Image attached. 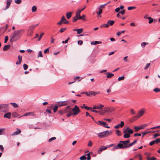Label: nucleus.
I'll use <instances>...</instances> for the list:
<instances>
[{
  "label": "nucleus",
  "instance_id": "1",
  "mask_svg": "<svg viewBox=\"0 0 160 160\" xmlns=\"http://www.w3.org/2000/svg\"><path fill=\"white\" fill-rule=\"evenodd\" d=\"M24 30L23 29L14 31L13 34L11 35L10 37V41L13 42L19 39L22 35V32Z\"/></svg>",
  "mask_w": 160,
  "mask_h": 160
},
{
  "label": "nucleus",
  "instance_id": "2",
  "mask_svg": "<svg viewBox=\"0 0 160 160\" xmlns=\"http://www.w3.org/2000/svg\"><path fill=\"white\" fill-rule=\"evenodd\" d=\"M129 147L128 145L127 144L125 141H120L119 143L116 145H115L113 148V149H124Z\"/></svg>",
  "mask_w": 160,
  "mask_h": 160
},
{
  "label": "nucleus",
  "instance_id": "3",
  "mask_svg": "<svg viewBox=\"0 0 160 160\" xmlns=\"http://www.w3.org/2000/svg\"><path fill=\"white\" fill-rule=\"evenodd\" d=\"M112 133V131H106L99 133L98 134V136L100 138H103L111 135Z\"/></svg>",
  "mask_w": 160,
  "mask_h": 160
},
{
  "label": "nucleus",
  "instance_id": "4",
  "mask_svg": "<svg viewBox=\"0 0 160 160\" xmlns=\"http://www.w3.org/2000/svg\"><path fill=\"white\" fill-rule=\"evenodd\" d=\"M80 112V110L79 108L77 105H75L74 107L72 109H71V113L68 115V117H69L72 115H76Z\"/></svg>",
  "mask_w": 160,
  "mask_h": 160
},
{
  "label": "nucleus",
  "instance_id": "5",
  "mask_svg": "<svg viewBox=\"0 0 160 160\" xmlns=\"http://www.w3.org/2000/svg\"><path fill=\"white\" fill-rule=\"evenodd\" d=\"M9 108L8 104H0V110L1 112H6L9 110Z\"/></svg>",
  "mask_w": 160,
  "mask_h": 160
},
{
  "label": "nucleus",
  "instance_id": "6",
  "mask_svg": "<svg viewBox=\"0 0 160 160\" xmlns=\"http://www.w3.org/2000/svg\"><path fill=\"white\" fill-rule=\"evenodd\" d=\"M145 108H142L138 112V114L137 115V116L134 117L133 118V120H132L131 121V122H133V121L136 120L135 119V118H138L141 116H142L144 113L145 112Z\"/></svg>",
  "mask_w": 160,
  "mask_h": 160
},
{
  "label": "nucleus",
  "instance_id": "7",
  "mask_svg": "<svg viewBox=\"0 0 160 160\" xmlns=\"http://www.w3.org/2000/svg\"><path fill=\"white\" fill-rule=\"evenodd\" d=\"M123 133H127L130 135L133 133V131L130 129L129 127H127L125 129H123Z\"/></svg>",
  "mask_w": 160,
  "mask_h": 160
},
{
  "label": "nucleus",
  "instance_id": "8",
  "mask_svg": "<svg viewBox=\"0 0 160 160\" xmlns=\"http://www.w3.org/2000/svg\"><path fill=\"white\" fill-rule=\"evenodd\" d=\"M67 101H59L57 102V105L58 107L61 106H64L67 105Z\"/></svg>",
  "mask_w": 160,
  "mask_h": 160
},
{
  "label": "nucleus",
  "instance_id": "9",
  "mask_svg": "<svg viewBox=\"0 0 160 160\" xmlns=\"http://www.w3.org/2000/svg\"><path fill=\"white\" fill-rule=\"evenodd\" d=\"M86 8V6H85L84 7L82 8V9H78V11L76 12V16H78V18L79 19H82V17H81V16L80 15V13L81 12L84 10L85 8Z\"/></svg>",
  "mask_w": 160,
  "mask_h": 160
},
{
  "label": "nucleus",
  "instance_id": "10",
  "mask_svg": "<svg viewBox=\"0 0 160 160\" xmlns=\"http://www.w3.org/2000/svg\"><path fill=\"white\" fill-rule=\"evenodd\" d=\"M64 113H68L67 115V116L68 117V115L69 114H70L71 113V108H70L69 106H68L66 107V109L63 110Z\"/></svg>",
  "mask_w": 160,
  "mask_h": 160
},
{
  "label": "nucleus",
  "instance_id": "11",
  "mask_svg": "<svg viewBox=\"0 0 160 160\" xmlns=\"http://www.w3.org/2000/svg\"><path fill=\"white\" fill-rule=\"evenodd\" d=\"M115 109V108L113 107H110L106 108L104 111L106 112L110 113L112 111H114Z\"/></svg>",
  "mask_w": 160,
  "mask_h": 160
},
{
  "label": "nucleus",
  "instance_id": "12",
  "mask_svg": "<svg viewBox=\"0 0 160 160\" xmlns=\"http://www.w3.org/2000/svg\"><path fill=\"white\" fill-rule=\"evenodd\" d=\"M104 107V106L101 104L98 105H95L93 106V109H101Z\"/></svg>",
  "mask_w": 160,
  "mask_h": 160
},
{
  "label": "nucleus",
  "instance_id": "13",
  "mask_svg": "<svg viewBox=\"0 0 160 160\" xmlns=\"http://www.w3.org/2000/svg\"><path fill=\"white\" fill-rule=\"evenodd\" d=\"M37 25H32L29 27V28L28 29V33H30V35L31 34V33H32L33 29L35 28V27Z\"/></svg>",
  "mask_w": 160,
  "mask_h": 160
},
{
  "label": "nucleus",
  "instance_id": "14",
  "mask_svg": "<svg viewBox=\"0 0 160 160\" xmlns=\"http://www.w3.org/2000/svg\"><path fill=\"white\" fill-rule=\"evenodd\" d=\"M61 20V21L63 23L67 24L69 23V21L66 19L65 17L64 16H63L62 17Z\"/></svg>",
  "mask_w": 160,
  "mask_h": 160
},
{
  "label": "nucleus",
  "instance_id": "15",
  "mask_svg": "<svg viewBox=\"0 0 160 160\" xmlns=\"http://www.w3.org/2000/svg\"><path fill=\"white\" fill-rule=\"evenodd\" d=\"M12 2V0H7L6 3L7 6H6L5 9H4V10H6L9 8Z\"/></svg>",
  "mask_w": 160,
  "mask_h": 160
},
{
  "label": "nucleus",
  "instance_id": "16",
  "mask_svg": "<svg viewBox=\"0 0 160 160\" xmlns=\"http://www.w3.org/2000/svg\"><path fill=\"white\" fill-rule=\"evenodd\" d=\"M18 61H17L16 62V64L17 65L20 64L21 62L22 61V56H20V55H18Z\"/></svg>",
  "mask_w": 160,
  "mask_h": 160
},
{
  "label": "nucleus",
  "instance_id": "17",
  "mask_svg": "<svg viewBox=\"0 0 160 160\" xmlns=\"http://www.w3.org/2000/svg\"><path fill=\"white\" fill-rule=\"evenodd\" d=\"M97 123L98 125L102 126H107L108 125V124L106 123V122L100 121H98V122H97Z\"/></svg>",
  "mask_w": 160,
  "mask_h": 160
},
{
  "label": "nucleus",
  "instance_id": "18",
  "mask_svg": "<svg viewBox=\"0 0 160 160\" xmlns=\"http://www.w3.org/2000/svg\"><path fill=\"white\" fill-rule=\"evenodd\" d=\"M21 132V131L20 130H18L17 131L14 132L13 133H12L10 135V136H15L17 135L19 133H20Z\"/></svg>",
  "mask_w": 160,
  "mask_h": 160
},
{
  "label": "nucleus",
  "instance_id": "19",
  "mask_svg": "<svg viewBox=\"0 0 160 160\" xmlns=\"http://www.w3.org/2000/svg\"><path fill=\"white\" fill-rule=\"evenodd\" d=\"M11 116V113L10 112H8L6 113L4 116V118H6L8 119H10Z\"/></svg>",
  "mask_w": 160,
  "mask_h": 160
},
{
  "label": "nucleus",
  "instance_id": "20",
  "mask_svg": "<svg viewBox=\"0 0 160 160\" xmlns=\"http://www.w3.org/2000/svg\"><path fill=\"white\" fill-rule=\"evenodd\" d=\"M106 74H107V78H111L114 75L113 73L108 72H107Z\"/></svg>",
  "mask_w": 160,
  "mask_h": 160
},
{
  "label": "nucleus",
  "instance_id": "21",
  "mask_svg": "<svg viewBox=\"0 0 160 160\" xmlns=\"http://www.w3.org/2000/svg\"><path fill=\"white\" fill-rule=\"evenodd\" d=\"M10 45H6L4 46L3 50V51H6L10 49Z\"/></svg>",
  "mask_w": 160,
  "mask_h": 160
},
{
  "label": "nucleus",
  "instance_id": "22",
  "mask_svg": "<svg viewBox=\"0 0 160 160\" xmlns=\"http://www.w3.org/2000/svg\"><path fill=\"white\" fill-rule=\"evenodd\" d=\"M72 12H69L66 13V16L67 19H69L72 16Z\"/></svg>",
  "mask_w": 160,
  "mask_h": 160
},
{
  "label": "nucleus",
  "instance_id": "23",
  "mask_svg": "<svg viewBox=\"0 0 160 160\" xmlns=\"http://www.w3.org/2000/svg\"><path fill=\"white\" fill-rule=\"evenodd\" d=\"M5 129L0 128V135H3L5 134Z\"/></svg>",
  "mask_w": 160,
  "mask_h": 160
},
{
  "label": "nucleus",
  "instance_id": "24",
  "mask_svg": "<svg viewBox=\"0 0 160 160\" xmlns=\"http://www.w3.org/2000/svg\"><path fill=\"white\" fill-rule=\"evenodd\" d=\"M108 148V147H105L103 148H101L99 150H98V153H100L102 151V150H105Z\"/></svg>",
  "mask_w": 160,
  "mask_h": 160
},
{
  "label": "nucleus",
  "instance_id": "25",
  "mask_svg": "<svg viewBox=\"0 0 160 160\" xmlns=\"http://www.w3.org/2000/svg\"><path fill=\"white\" fill-rule=\"evenodd\" d=\"M29 115H31L32 116L34 115V114L33 112H27L23 114L24 116H28Z\"/></svg>",
  "mask_w": 160,
  "mask_h": 160
},
{
  "label": "nucleus",
  "instance_id": "26",
  "mask_svg": "<svg viewBox=\"0 0 160 160\" xmlns=\"http://www.w3.org/2000/svg\"><path fill=\"white\" fill-rule=\"evenodd\" d=\"M114 23V21L113 20H109L107 22V23L109 24V25H110L111 26Z\"/></svg>",
  "mask_w": 160,
  "mask_h": 160
},
{
  "label": "nucleus",
  "instance_id": "27",
  "mask_svg": "<svg viewBox=\"0 0 160 160\" xmlns=\"http://www.w3.org/2000/svg\"><path fill=\"white\" fill-rule=\"evenodd\" d=\"M125 134L123 135V137L124 138H129L130 137V135L129 134H128V133H124Z\"/></svg>",
  "mask_w": 160,
  "mask_h": 160
},
{
  "label": "nucleus",
  "instance_id": "28",
  "mask_svg": "<svg viewBox=\"0 0 160 160\" xmlns=\"http://www.w3.org/2000/svg\"><path fill=\"white\" fill-rule=\"evenodd\" d=\"M116 133L117 134V135L118 136H121L122 135L121 131L119 130H116Z\"/></svg>",
  "mask_w": 160,
  "mask_h": 160
},
{
  "label": "nucleus",
  "instance_id": "29",
  "mask_svg": "<svg viewBox=\"0 0 160 160\" xmlns=\"http://www.w3.org/2000/svg\"><path fill=\"white\" fill-rule=\"evenodd\" d=\"M83 30V29L82 28L78 29L77 31V33L78 34H80L82 32Z\"/></svg>",
  "mask_w": 160,
  "mask_h": 160
},
{
  "label": "nucleus",
  "instance_id": "30",
  "mask_svg": "<svg viewBox=\"0 0 160 160\" xmlns=\"http://www.w3.org/2000/svg\"><path fill=\"white\" fill-rule=\"evenodd\" d=\"M134 128H135V131L136 132L139 130L141 129V128L140 127L134 126Z\"/></svg>",
  "mask_w": 160,
  "mask_h": 160
},
{
  "label": "nucleus",
  "instance_id": "31",
  "mask_svg": "<svg viewBox=\"0 0 160 160\" xmlns=\"http://www.w3.org/2000/svg\"><path fill=\"white\" fill-rule=\"evenodd\" d=\"M58 107V106L57 105H55L54 108H53V112H56L57 111Z\"/></svg>",
  "mask_w": 160,
  "mask_h": 160
},
{
  "label": "nucleus",
  "instance_id": "32",
  "mask_svg": "<svg viewBox=\"0 0 160 160\" xmlns=\"http://www.w3.org/2000/svg\"><path fill=\"white\" fill-rule=\"evenodd\" d=\"M137 142V140H135L132 142L130 143V144H129L128 145V146H129V147L132 146L134 144H135Z\"/></svg>",
  "mask_w": 160,
  "mask_h": 160
},
{
  "label": "nucleus",
  "instance_id": "33",
  "mask_svg": "<svg viewBox=\"0 0 160 160\" xmlns=\"http://www.w3.org/2000/svg\"><path fill=\"white\" fill-rule=\"evenodd\" d=\"M37 7L36 6H33L32 8V12H35L36 11Z\"/></svg>",
  "mask_w": 160,
  "mask_h": 160
},
{
  "label": "nucleus",
  "instance_id": "34",
  "mask_svg": "<svg viewBox=\"0 0 160 160\" xmlns=\"http://www.w3.org/2000/svg\"><path fill=\"white\" fill-rule=\"evenodd\" d=\"M148 19L149 20L148 23L149 24H151L154 21L153 19L151 17H149Z\"/></svg>",
  "mask_w": 160,
  "mask_h": 160
},
{
  "label": "nucleus",
  "instance_id": "35",
  "mask_svg": "<svg viewBox=\"0 0 160 160\" xmlns=\"http://www.w3.org/2000/svg\"><path fill=\"white\" fill-rule=\"evenodd\" d=\"M109 26V25L107 24H104L101 26V28L102 27H105V28H108Z\"/></svg>",
  "mask_w": 160,
  "mask_h": 160
},
{
  "label": "nucleus",
  "instance_id": "36",
  "mask_svg": "<svg viewBox=\"0 0 160 160\" xmlns=\"http://www.w3.org/2000/svg\"><path fill=\"white\" fill-rule=\"evenodd\" d=\"M78 16H77L76 15V17H74L73 18V20H72V22H75L76 21H77V20H78V19H79L78 18Z\"/></svg>",
  "mask_w": 160,
  "mask_h": 160
},
{
  "label": "nucleus",
  "instance_id": "37",
  "mask_svg": "<svg viewBox=\"0 0 160 160\" xmlns=\"http://www.w3.org/2000/svg\"><path fill=\"white\" fill-rule=\"evenodd\" d=\"M99 11L97 12V14L98 15H100L102 13V9L100 8H99Z\"/></svg>",
  "mask_w": 160,
  "mask_h": 160
},
{
  "label": "nucleus",
  "instance_id": "38",
  "mask_svg": "<svg viewBox=\"0 0 160 160\" xmlns=\"http://www.w3.org/2000/svg\"><path fill=\"white\" fill-rule=\"evenodd\" d=\"M10 104H12L14 108H17L18 107V105L15 103L11 102Z\"/></svg>",
  "mask_w": 160,
  "mask_h": 160
},
{
  "label": "nucleus",
  "instance_id": "39",
  "mask_svg": "<svg viewBox=\"0 0 160 160\" xmlns=\"http://www.w3.org/2000/svg\"><path fill=\"white\" fill-rule=\"evenodd\" d=\"M12 115L13 117L15 118L17 116L18 114L16 112H13L12 113Z\"/></svg>",
  "mask_w": 160,
  "mask_h": 160
},
{
  "label": "nucleus",
  "instance_id": "40",
  "mask_svg": "<svg viewBox=\"0 0 160 160\" xmlns=\"http://www.w3.org/2000/svg\"><path fill=\"white\" fill-rule=\"evenodd\" d=\"M67 29L66 28H61L59 31L60 33H62L64 32L66 29Z\"/></svg>",
  "mask_w": 160,
  "mask_h": 160
},
{
  "label": "nucleus",
  "instance_id": "41",
  "mask_svg": "<svg viewBox=\"0 0 160 160\" xmlns=\"http://www.w3.org/2000/svg\"><path fill=\"white\" fill-rule=\"evenodd\" d=\"M148 126V124H145L143 125H141L140 127L141 128V129H143L145 128V127Z\"/></svg>",
  "mask_w": 160,
  "mask_h": 160
},
{
  "label": "nucleus",
  "instance_id": "42",
  "mask_svg": "<svg viewBox=\"0 0 160 160\" xmlns=\"http://www.w3.org/2000/svg\"><path fill=\"white\" fill-rule=\"evenodd\" d=\"M150 63H148L144 67V69L146 70L147 69L148 67L150 66Z\"/></svg>",
  "mask_w": 160,
  "mask_h": 160
},
{
  "label": "nucleus",
  "instance_id": "43",
  "mask_svg": "<svg viewBox=\"0 0 160 160\" xmlns=\"http://www.w3.org/2000/svg\"><path fill=\"white\" fill-rule=\"evenodd\" d=\"M89 93L90 94V95H93L94 96H95L97 94L96 92L94 91L89 92Z\"/></svg>",
  "mask_w": 160,
  "mask_h": 160
},
{
  "label": "nucleus",
  "instance_id": "44",
  "mask_svg": "<svg viewBox=\"0 0 160 160\" xmlns=\"http://www.w3.org/2000/svg\"><path fill=\"white\" fill-rule=\"evenodd\" d=\"M151 132L150 131H148L147 132H143L142 133V137H143L144 135H146L149 132Z\"/></svg>",
  "mask_w": 160,
  "mask_h": 160
},
{
  "label": "nucleus",
  "instance_id": "45",
  "mask_svg": "<svg viewBox=\"0 0 160 160\" xmlns=\"http://www.w3.org/2000/svg\"><path fill=\"white\" fill-rule=\"evenodd\" d=\"M15 2L17 4H19L22 2V0H15Z\"/></svg>",
  "mask_w": 160,
  "mask_h": 160
},
{
  "label": "nucleus",
  "instance_id": "46",
  "mask_svg": "<svg viewBox=\"0 0 160 160\" xmlns=\"http://www.w3.org/2000/svg\"><path fill=\"white\" fill-rule=\"evenodd\" d=\"M56 139V138L55 137H52L49 139L48 142H51L52 141L55 140Z\"/></svg>",
  "mask_w": 160,
  "mask_h": 160
},
{
  "label": "nucleus",
  "instance_id": "47",
  "mask_svg": "<svg viewBox=\"0 0 160 160\" xmlns=\"http://www.w3.org/2000/svg\"><path fill=\"white\" fill-rule=\"evenodd\" d=\"M153 91L156 92H160V88H156L154 89Z\"/></svg>",
  "mask_w": 160,
  "mask_h": 160
},
{
  "label": "nucleus",
  "instance_id": "48",
  "mask_svg": "<svg viewBox=\"0 0 160 160\" xmlns=\"http://www.w3.org/2000/svg\"><path fill=\"white\" fill-rule=\"evenodd\" d=\"M86 155H87L88 157L87 158V159L88 160H90L91 159V157L90 155V153H88V154H86Z\"/></svg>",
  "mask_w": 160,
  "mask_h": 160
},
{
  "label": "nucleus",
  "instance_id": "49",
  "mask_svg": "<svg viewBox=\"0 0 160 160\" xmlns=\"http://www.w3.org/2000/svg\"><path fill=\"white\" fill-rule=\"evenodd\" d=\"M136 7H128V9L129 10H131L133 9L136 8Z\"/></svg>",
  "mask_w": 160,
  "mask_h": 160
},
{
  "label": "nucleus",
  "instance_id": "50",
  "mask_svg": "<svg viewBox=\"0 0 160 160\" xmlns=\"http://www.w3.org/2000/svg\"><path fill=\"white\" fill-rule=\"evenodd\" d=\"M125 77L124 76L122 77H119L118 78V80L119 81H120L121 80H123L124 79Z\"/></svg>",
  "mask_w": 160,
  "mask_h": 160
},
{
  "label": "nucleus",
  "instance_id": "51",
  "mask_svg": "<svg viewBox=\"0 0 160 160\" xmlns=\"http://www.w3.org/2000/svg\"><path fill=\"white\" fill-rule=\"evenodd\" d=\"M23 67L24 69V70H27L28 68V65L26 64H24V65H23Z\"/></svg>",
  "mask_w": 160,
  "mask_h": 160
},
{
  "label": "nucleus",
  "instance_id": "52",
  "mask_svg": "<svg viewBox=\"0 0 160 160\" xmlns=\"http://www.w3.org/2000/svg\"><path fill=\"white\" fill-rule=\"evenodd\" d=\"M86 157L85 156L83 155L80 157V159L81 160H84L86 159Z\"/></svg>",
  "mask_w": 160,
  "mask_h": 160
},
{
  "label": "nucleus",
  "instance_id": "53",
  "mask_svg": "<svg viewBox=\"0 0 160 160\" xmlns=\"http://www.w3.org/2000/svg\"><path fill=\"white\" fill-rule=\"evenodd\" d=\"M156 159V158L155 157H153L151 158H147V160H155Z\"/></svg>",
  "mask_w": 160,
  "mask_h": 160
},
{
  "label": "nucleus",
  "instance_id": "54",
  "mask_svg": "<svg viewBox=\"0 0 160 160\" xmlns=\"http://www.w3.org/2000/svg\"><path fill=\"white\" fill-rule=\"evenodd\" d=\"M107 4V3H105L104 4L101 5L100 6V7L99 8H100L101 9V8H104L105 7V6Z\"/></svg>",
  "mask_w": 160,
  "mask_h": 160
},
{
  "label": "nucleus",
  "instance_id": "55",
  "mask_svg": "<svg viewBox=\"0 0 160 160\" xmlns=\"http://www.w3.org/2000/svg\"><path fill=\"white\" fill-rule=\"evenodd\" d=\"M8 36H6L5 38V41H4V43H6L8 41Z\"/></svg>",
  "mask_w": 160,
  "mask_h": 160
},
{
  "label": "nucleus",
  "instance_id": "56",
  "mask_svg": "<svg viewBox=\"0 0 160 160\" xmlns=\"http://www.w3.org/2000/svg\"><path fill=\"white\" fill-rule=\"evenodd\" d=\"M155 143V141L154 140L152 141L151 142L149 143V145L150 146H152V145H154Z\"/></svg>",
  "mask_w": 160,
  "mask_h": 160
},
{
  "label": "nucleus",
  "instance_id": "57",
  "mask_svg": "<svg viewBox=\"0 0 160 160\" xmlns=\"http://www.w3.org/2000/svg\"><path fill=\"white\" fill-rule=\"evenodd\" d=\"M84 108L88 110H91L92 109L91 108L86 106H84Z\"/></svg>",
  "mask_w": 160,
  "mask_h": 160
},
{
  "label": "nucleus",
  "instance_id": "58",
  "mask_svg": "<svg viewBox=\"0 0 160 160\" xmlns=\"http://www.w3.org/2000/svg\"><path fill=\"white\" fill-rule=\"evenodd\" d=\"M155 142L158 143L160 142V139L159 138L155 140H154Z\"/></svg>",
  "mask_w": 160,
  "mask_h": 160
},
{
  "label": "nucleus",
  "instance_id": "59",
  "mask_svg": "<svg viewBox=\"0 0 160 160\" xmlns=\"http://www.w3.org/2000/svg\"><path fill=\"white\" fill-rule=\"evenodd\" d=\"M58 112L60 114L62 115L64 113V110H60L58 111Z\"/></svg>",
  "mask_w": 160,
  "mask_h": 160
},
{
  "label": "nucleus",
  "instance_id": "60",
  "mask_svg": "<svg viewBox=\"0 0 160 160\" xmlns=\"http://www.w3.org/2000/svg\"><path fill=\"white\" fill-rule=\"evenodd\" d=\"M91 45H96L97 44V41H95L94 42H91Z\"/></svg>",
  "mask_w": 160,
  "mask_h": 160
},
{
  "label": "nucleus",
  "instance_id": "61",
  "mask_svg": "<svg viewBox=\"0 0 160 160\" xmlns=\"http://www.w3.org/2000/svg\"><path fill=\"white\" fill-rule=\"evenodd\" d=\"M146 44V43L144 42L141 43V45L142 48H144Z\"/></svg>",
  "mask_w": 160,
  "mask_h": 160
},
{
  "label": "nucleus",
  "instance_id": "62",
  "mask_svg": "<svg viewBox=\"0 0 160 160\" xmlns=\"http://www.w3.org/2000/svg\"><path fill=\"white\" fill-rule=\"evenodd\" d=\"M92 142L91 141H90L89 142H88V146L89 147H91L92 146Z\"/></svg>",
  "mask_w": 160,
  "mask_h": 160
},
{
  "label": "nucleus",
  "instance_id": "63",
  "mask_svg": "<svg viewBox=\"0 0 160 160\" xmlns=\"http://www.w3.org/2000/svg\"><path fill=\"white\" fill-rule=\"evenodd\" d=\"M0 149L1 150V151L2 152L4 150V148L2 145H0Z\"/></svg>",
  "mask_w": 160,
  "mask_h": 160
},
{
  "label": "nucleus",
  "instance_id": "64",
  "mask_svg": "<svg viewBox=\"0 0 160 160\" xmlns=\"http://www.w3.org/2000/svg\"><path fill=\"white\" fill-rule=\"evenodd\" d=\"M78 44L81 45L83 43V42L82 40H79L78 41Z\"/></svg>",
  "mask_w": 160,
  "mask_h": 160
}]
</instances>
